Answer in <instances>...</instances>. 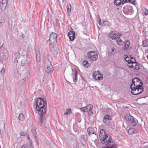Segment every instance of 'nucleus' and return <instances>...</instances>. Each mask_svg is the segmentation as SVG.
I'll return each instance as SVG.
<instances>
[{"label": "nucleus", "instance_id": "1", "mask_svg": "<svg viewBox=\"0 0 148 148\" xmlns=\"http://www.w3.org/2000/svg\"><path fill=\"white\" fill-rule=\"evenodd\" d=\"M36 104V109L38 111V114L42 119L46 113L47 105L46 101L42 98H38L37 99Z\"/></svg>", "mask_w": 148, "mask_h": 148}, {"label": "nucleus", "instance_id": "2", "mask_svg": "<svg viewBox=\"0 0 148 148\" xmlns=\"http://www.w3.org/2000/svg\"><path fill=\"white\" fill-rule=\"evenodd\" d=\"M108 135L102 129L100 130L99 138L102 143L103 144L109 146L112 145L113 142L112 141L111 137H109L108 138Z\"/></svg>", "mask_w": 148, "mask_h": 148}, {"label": "nucleus", "instance_id": "3", "mask_svg": "<svg viewBox=\"0 0 148 148\" xmlns=\"http://www.w3.org/2000/svg\"><path fill=\"white\" fill-rule=\"evenodd\" d=\"M124 58L125 61L128 62L127 66L129 68L136 70L139 69L140 65L136 62L134 58L131 57L130 56H125Z\"/></svg>", "mask_w": 148, "mask_h": 148}, {"label": "nucleus", "instance_id": "4", "mask_svg": "<svg viewBox=\"0 0 148 148\" xmlns=\"http://www.w3.org/2000/svg\"><path fill=\"white\" fill-rule=\"evenodd\" d=\"M57 34L55 33H52L50 35L49 43L50 45L49 48L51 51H53L55 50L54 47L57 42Z\"/></svg>", "mask_w": 148, "mask_h": 148}, {"label": "nucleus", "instance_id": "5", "mask_svg": "<svg viewBox=\"0 0 148 148\" xmlns=\"http://www.w3.org/2000/svg\"><path fill=\"white\" fill-rule=\"evenodd\" d=\"M132 84H131L130 87L143 88L142 82L138 78H134L132 79Z\"/></svg>", "mask_w": 148, "mask_h": 148}, {"label": "nucleus", "instance_id": "6", "mask_svg": "<svg viewBox=\"0 0 148 148\" xmlns=\"http://www.w3.org/2000/svg\"><path fill=\"white\" fill-rule=\"evenodd\" d=\"M131 93L134 95H137L142 93L144 91L143 88L130 87Z\"/></svg>", "mask_w": 148, "mask_h": 148}, {"label": "nucleus", "instance_id": "7", "mask_svg": "<svg viewBox=\"0 0 148 148\" xmlns=\"http://www.w3.org/2000/svg\"><path fill=\"white\" fill-rule=\"evenodd\" d=\"M87 56L88 58L92 61H96L98 58V55L97 53L94 51H91L87 53Z\"/></svg>", "mask_w": 148, "mask_h": 148}, {"label": "nucleus", "instance_id": "8", "mask_svg": "<svg viewBox=\"0 0 148 148\" xmlns=\"http://www.w3.org/2000/svg\"><path fill=\"white\" fill-rule=\"evenodd\" d=\"M125 119L126 121L132 126H135L137 124V121L132 116H125Z\"/></svg>", "mask_w": 148, "mask_h": 148}, {"label": "nucleus", "instance_id": "9", "mask_svg": "<svg viewBox=\"0 0 148 148\" xmlns=\"http://www.w3.org/2000/svg\"><path fill=\"white\" fill-rule=\"evenodd\" d=\"M120 35L121 34L116 31H112L109 35V37L112 40L119 38Z\"/></svg>", "mask_w": 148, "mask_h": 148}, {"label": "nucleus", "instance_id": "10", "mask_svg": "<svg viewBox=\"0 0 148 148\" xmlns=\"http://www.w3.org/2000/svg\"><path fill=\"white\" fill-rule=\"evenodd\" d=\"M93 78L96 80H100L102 79L103 75L98 71H95L93 74Z\"/></svg>", "mask_w": 148, "mask_h": 148}, {"label": "nucleus", "instance_id": "11", "mask_svg": "<svg viewBox=\"0 0 148 148\" xmlns=\"http://www.w3.org/2000/svg\"><path fill=\"white\" fill-rule=\"evenodd\" d=\"M93 106L91 105H88L86 107H82L80 109V110L83 112H87L88 110L92 109Z\"/></svg>", "mask_w": 148, "mask_h": 148}, {"label": "nucleus", "instance_id": "12", "mask_svg": "<svg viewBox=\"0 0 148 148\" xmlns=\"http://www.w3.org/2000/svg\"><path fill=\"white\" fill-rule=\"evenodd\" d=\"M68 35L71 40H73L75 38V33L74 32H70L68 33Z\"/></svg>", "mask_w": 148, "mask_h": 148}, {"label": "nucleus", "instance_id": "13", "mask_svg": "<svg viewBox=\"0 0 148 148\" xmlns=\"http://www.w3.org/2000/svg\"><path fill=\"white\" fill-rule=\"evenodd\" d=\"M123 11L127 15H131L132 13V10L131 8H125L124 10Z\"/></svg>", "mask_w": 148, "mask_h": 148}, {"label": "nucleus", "instance_id": "14", "mask_svg": "<svg viewBox=\"0 0 148 148\" xmlns=\"http://www.w3.org/2000/svg\"><path fill=\"white\" fill-rule=\"evenodd\" d=\"M8 0H2L1 5L2 6L1 9L5 8L6 7Z\"/></svg>", "mask_w": 148, "mask_h": 148}, {"label": "nucleus", "instance_id": "15", "mask_svg": "<svg viewBox=\"0 0 148 148\" xmlns=\"http://www.w3.org/2000/svg\"><path fill=\"white\" fill-rule=\"evenodd\" d=\"M103 121L104 123H108L109 122V117L108 115H106L103 119Z\"/></svg>", "mask_w": 148, "mask_h": 148}, {"label": "nucleus", "instance_id": "16", "mask_svg": "<svg viewBox=\"0 0 148 148\" xmlns=\"http://www.w3.org/2000/svg\"><path fill=\"white\" fill-rule=\"evenodd\" d=\"M87 132L89 135H92L94 134V130L92 127H89L87 129Z\"/></svg>", "mask_w": 148, "mask_h": 148}, {"label": "nucleus", "instance_id": "17", "mask_svg": "<svg viewBox=\"0 0 148 148\" xmlns=\"http://www.w3.org/2000/svg\"><path fill=\"white\" fill-rule=\"evenodd\" d=\"M73 76H74V79L73 80V81L74 82H76L77 81V72L76 70H75L74 71H73Z\"/></svg>", "mask_w": 148, "mask_h": 148}, {"label": "nucleus", "instance_id": "18", "mask_svg": "<svg viewBox=\"0 0 148 148\" xmlns=\"http://www.w3.org/2000/svg\"><path fill=\"white\" fill-rule=\"evenodd\" d=\"M83 65L86 67L88 68L90 66V64L88 63V61L84 60L83 62Z\"/></svg>", "mask_w": 148, "mask_h": 148}, {"label": "nucleus", "instance_id": "19", "mask_svg": "<svg viewBox=\"0 0 148 148\" xmlns=\"http://www.w3.org/2000/svg\"><path fill=\"white\" fill-rule=\"evenodd\" d=\"M45 67L46 69L49 72H50L51 71L52 66L50 64H49V66H48V65H47V66H46Z\"/></svg>", "mask_w": 148, "mask_h": 148}, {"label": "nucleus", "instance_id": "20", "mask_svg": "<svg viewBox=\"0 0 148 148\" xmlns=\"http://www.w3.org/2000/svg\"><path fill=\"white\" fill-rule=\"evenodd\" d=\"M123 42L120 39H118L116 40V43L119 45H121L123 44Z\"/></svg>", "mask_w": 148, "mask_h": 148}, {"label": "nucleus", "instance_id": "21", "mask_svg": "<svg viewBox=\"0 0 148 148\" xmlns=\"http://www.w3.org/2000/svg\"><path fill=\"white\" fill-rule=\"evenodd\" d=\"M130 42L129 40H127L125 43L124 47L125 48L127 49L129 47L130 45Z\"/></svg>", "mask_w": 148, "mask_h": 148}, {"label": "nucleus", "instance_id": "22", "mask_svg": "<svg viewBox=\"0 0 148 148\" xmlns=\"http://www.w3.org/2000/svg\"><path fill=\"white\" fill-rule=\"evenodd\" d=\"M135 130L133 128H130L129 129L128 132L129 134H135Z\"/></svg>", "mask_w": 148, "mask_h": 148}, {"label": "nucleus", "instance_id": "23", "mask_svg": "<svg viewBox=\"0 0 148 148\" xmlns=\"http://www.w3.org/2000/svg\"><path fill=\"white\" fill-rule=\"evenodd\" d=\"M71 4L69 3L67 5V12L68 13H69L71 12Z\"/></svg>", "mask_w": 148, "mask_h": 148}, {"label": "nucleus", "instance_id": "24", "mask_svg": "<svg viewBox=\"0 0 148 148\" xmlns=\"http://www.w3.org/2000/svg\"><path fill=\"white\" fill-rule=\"evenodd\" d=\"M38 53H36V60L38 62H40V58L39 54V51H38Z\"/></svg>", "mask_w": 148, "mask_h": 148}, {"label": "nucleus", "instance_id": "25", "mask_svg": "<svg viewBox=\"0 0 148 148\" xmlns=\"http://www.w3.org/2000/svg\"><path fill=\"white\" fill-rule=\"evenodd\" d=\"M18 118L19 120L21 121H23L24 119V117L23 114H20L18 116Z\"/></svg>", "mask_w": 148, "mask_h": 148}, {"label": "nucleus", "instance_id": "26", "mask_svg": "<svg viewBox=\"0 0 148 148\" xmlns=\"http://www.w3.org/2000/svg\"><path fill=\"white\" fill-rule=\"evenodd\" d=\"M72 112L70 108H69L66 110V112L64 113V115L69 114Z\"/></svg>", "mask_w": 148, "mask_h": 148}, {"label": "nucleus", "instance_id": "27", "mask_svg": "<svg viewBox=\"0 0 148 148\" xmlns=\"http://www.w3.org/2000/svg\"><path fill=\"white\" fill-rule=\"evenodd\" d=\"M121 3V0H115L114 1V4L116 5H120Z\"/></svg>", "mask_w": 148, "mask_h": 148}, {"label": "nucleus", "instance_id": "28", "mask_svg": "<svg viewBox=\"0 0 148 148\" xmlns=\"http://www.w3.org/2000/svg\"><path fill=\"white\" fill-rule=\"evenodd\" d=\"M143 44L144 47L148 46V39L143 41Z\"/></svg>", "mask_w": 148, "mask_h": 148}, {"label": "nucleus", "instance_id": "29", "mask_svg": "<svg viewBox=\"0 0 148 148\" xmlns=\"http://www.w3.org/2000/svg\"><path fill=\"white\" fill-rule=\"evenodd\" d=\"M143 11L145 15H148V10L146 8H143Z\"/></svg>", "mask_w": 148, "mask_h": 148}, {"label": "nucleus", "instance_id": "30", "mask_svg": "<svg viewBox=\"0 0 148 148\" xmlns=\"http://www.w3.org/2000/svg\"><path fill=\"white\" fill-rule=\"evenodd\" d=\"M92 109H91L90 110H88L87 111L88 115L90 116H92L93 115V112L92 111Z\"/></svg>", "mask_w": 148, "mask_h": 148}, {"label": "nucleus", "instance_id": "31", "mask_svg": "<svg viewBox=\"0 0 148 148\" xmlns=\"http://www.w3.org/2000/svg\"><path fill=\"white\" fill-rule=\"evenodd\" d=\"M112 53V54H114L116 52V50L114 48H111Z\"/></svg>", "mask_w": 148, "mask_h": 148}, {"label": "nucleus", "instance_id": "32", "mask_svg": "<svg viewBox=\"0 0 148 148\" xmlns=\"http://www.w3.org/2000/svg\"><path fill=\"white\" fill-rule=\"evenodd\" d=\"M98 23L99 25H101V19L99 17H98Z\"/></svg>", "mask_w": 148, "mask_h": 148}, {"label": "nucleus", "instance_id": "33", "mask_svg": "<svg viewBox=\"0 0 148 148\" xmlns=\"http://www.w3.org/2000/svg\"><path fill=\"white\" fill-rule=\"evenodd\" d=\"M20 135L21 136H25V133L23 132H21L20 133Z\"/></svg>", "mask_w": 148, "mask_h": 148}, {"label": "nucleus", "instance_id": "34", "mask_svg": "<svg viewBox=\"0 0 148 148\" xmlns=\"http://www.w3.org/2000/svg\"><path fill=\"white\" fill-rule=\"evenodd\" d=\"M128 1V0H123V1H122V3L123 4H124V3H125L126 2V3L130 2V1Z\"/></svg>", "mask_w": 148, "mask_h": 148}, {"label": "nucleus", "instance_id": "35", "mask_svg": "<svg viewBox=\"0 0 148 148\" xmlns=\"http://www.w3.org/2000/svg\"><path fill=\"white\" fill-rule=\"evenodd\" d=\"M1 73L4 74L5 73V70L4 69V68H2L1 71Z\"/></svg>", "mask_w": 148, "mask_h": 148}, {"label": "nucleus", "instance_id": "36", "mask_svg": "<svg viewBox=\"0 0 148 148\" xmlns=\"http://www.w3.org/2000/svg\"><path fill=\"white\" fill-rule=\"evenodd\" d=\"M145 53H148V50H147V49H146V50H145Z\"/></svg>", "mask_w": 148, "mask_h": 148}, {"label": "nucleus", "instance_id": "37", "mask_svg": "<svg viewBox=\"0 0 148 148\" xmlns=\"http://www.w3.org/2000/svg\"><path fill=\"white\" fill-rule=\"evenodd\" d=\"M21 148H25L24 145H23V146H22Z\"/></svg>", "mask_w": 148, "mask_h": 148}, {"label": "nucleus", "instance_id": "38", "mask_svg": "<svg viewBox=\"0 0 148 148\" xmlns=\"http://www.w3.org/2000/svg\"><path fill=\"white\" fill-rule=\"evenodd\" d=\"M102 148H111V147H103Z\"/></svg>", "mask_w": 148, "mask_h": 148}, {"label": "nucleus", "instance_id": "39", "mask_svg": "<svg viewBox=\"0 0 148 148\" xmlns=\"http://www.w3.org/2000/svg\"><path fill=\"white\" fill-rule=\"evenodd\" d=\"M27 138H28V139H30V138H29V136H28V137H27Z\"/></svg>", "mask_w": 148, "mask_h": 148}, {"label": "nucleus", "instance_id": "40", "mask_svg": "<svg viewBox=\"0 0 148 148\" xmlns=\"http://www.w3.org/2000/svg\"><path fill=\"white\" fill-rule=\"evenodd\" d=\"M147 58H148V56H147Z\"/></svg>", "mask_w": 148, "mask_h": 148}]
</instances>
